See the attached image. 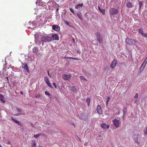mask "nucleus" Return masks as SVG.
Returning <instances> with one entry per match:
<instances>
[{
  "mask_svg": "<svg viewBox=\"0 0 147 147\" xmlns=\"http://www.w3.org/2000/svg\"><path fill=\"white\" fill-rule=\"evenodd\" d=\"M95 35L97 38L98 41L100 43H102L103 42V39L100 33L97 32L95 34Z\"/></svg>",
  "mask_w": 147,
  "mask_h": 147,
  "instance_id": "nucleus-2",
  "label": "nucleus"
},
{
  "mask_svg": "<svg viewBox=\"0 0 147 147\" xmlns=\"http://www.w3.org/2000/svg\"><path fill=\"white\" fill-rule=\"evenodd\" d=\"M147 127L146 129H145L144 130V135H146L147 134Z\"/></svg>",
  "mask_w": 147,
  "mask_h": 147,
  "instance_id": "nucleus-28",
  "label": "nucleus"
},
{
  "mask_svg": "<svg viewBox=\"0 0 147 147\" xmlns=\"http://www.w3.org/2000/svg\"><path fill=\"white\" fill-rule=\"evenodd\" d=\"M63 78L65 80H70L71 77V75H67L66 74H64L63 76Z\"/></svg>",
  "mask_w": 147,
  "mask_h": 147,
  "instance_id": "nucleus-10",
  "label": "nucleus"
},
{
  "mask_svg": "<svg viewBox=\"0 0 147 147\" xmlns=\"http://www.w3.org/2000/svg\"><path fill=\"white\" fill-rule=\"evenodd\" d=\"M7 144H11V143H10V142H7Z\"/></svg>",
  "mask_w": 147,
  "mask_h": 147,
  "instance_id": "nucleus-46",
  "label": "nucleus"
},
{
  "mask_svg": "<svg viewBox=\"0 0 147 147\" xmlns=\"http://www.w3.org/2000/svg\"><path fill=\"white\" fill-rule=\"evenodd\" d=\"M59 10V9L58 8L57 9V11L58 10Z\"/></svg>",
  "mask_w": 147,
  "mask_h": 147,
  "instance_id": "nucleus-51",
  "label": "nucleus"
},
{
  "mask_svg": "<svg viewBox=\"0 0 147 147\" xmlns=\"http://www.w3.org/2000/svg\"><path fill=\"white\" fill-rule=\"evenodd\" d=\"M147 63V58H146L144 60L143 63L141 65V67H143V68L145 67Z\"/></svg>",
  "mask_w": 147,
  "mask_h": 147,
  "instance_id": "nucleus-16",
  "label": "nucleus"
},
{
  "mask_svg": "<svg viewBox=\"0 0 147 147\" xmlns=\"http://www.w3.org/2000/svg\"><path fill=\"white\" fill-rule=\"evenodd\" d=\"M70 10L74 14V12L73 10V9L72 8H70Z\"/></svg>",
  "mask_w": 147,
  "mask_h": 147,
  "instance_id": "nucleus-34",
  "label": "nucleus"
},
{
  "mask_svg": "<svg viewBox=\"0 0 147 147\" xmlns=\"http://www.w3.org/2000/svg\"><path fill=\"white\" fill-rule=\"evenodd\" d=\"M118 12L117 9H116L114 8H112L110 9L109 10V14L110 17L111 18L112 16L114 14H116Z\"/></svg>",
  "mask_w": 147,
  "mask_h": 147,
  "instance_id": "nucleus-4",
  "label": "nucleus"
},
{
  "mask_svg": "<svg viewBox=\"0 0 147 147\" xmlns=\"http://www.w3.org/2000/svg\"><path fill=\"white\" fill-rule=\"evenodd\" d=\"M53 85H54V86L55 87V88H57V86H56V84L55 83H53Z\"/></svg>",
  "mask_w": 147,
  "mask_h": 147,
  "instance_id": "nucleus-38",
  "label": "nucleus"
},
{
  "mask_svg": "<svg viewBox=\"0 0 147 147\" xmlns=\"http://www.w3.org/2000/svg\"><path fill=\"white\" fill-rule=\"evenodd\" d=\"M110 100V98L109 97H108L107 98V100L106 101V105H108V103L109 102V101Z\"/></svg>",
  "mask_w": 147,
  "mask_h": 147,
  "instance_id": "nucleus-27",
  "label": "nucleus"
},
{
  "mask_svg": "<svg viewBox=\"0 0 147 147\" xmlns=\"http://www.w3.org/2000/svg\"><path fill=\"white\" fill-rule=\"evenodd\" d=\"M31 147H36V144L34 141L33 142V144Z\"/></svg>",
  "mask_w": 147,
  "mask_h": 147,
  "instance_id": "nucleus-29",
  "label": "nucleus"
},
{
  "mask_svg": "<svg viewBox=\"0 0 147 147\" xmlns=\"http://www.w3.org/2000/svg\"><path fill=\"white\" fill-rule=\"evenodd\" d=\"M137 99H136L134 101V103H136L137 102Z\"/></svg>",
  "mask_w": 147,
  "mask_h": 147,
  "instance_id": "nucleus-45",
  "label": "nucleus"
},
{
  "mask_svg": "<svg viewBox=\"0 0 147 147\" xmlns=\"http://www.w3.org/2000/svg\"><path fill=\"white\" fill-rule=\"evenodd\" d=\"M51 38L47 36H44L41 38V41L43 42H49L51 41Z\"/></svg>",
  "mask_w": 147,
  "mask_h": 147,
  "instance_id": "nucleus-3",
  "label": "nucleus"
},
{
  "mask_svg": "<svg viewBox=\"0 0 147 147\" xmlns=\"http://www.w3.org/2000/svg\"><path fill=\"white\" fill-rule=\"evenodd\" d=\"M0 147H3L1 144H0Z\"/></svg>",
  "mask_w": 147,
  "mask_h": 147,
  "instance_id": "nucleus-50",
  "label": "nucleus"
},
{
  "mask_svg": "<svg viewBox=\"0 0 147 147\" xmlns=\"http://www.w3.org/2000/svg\"><path fill=\"white\" fill-rule=\"evenodd\" d=\"M41 95L40 94H38L35 95V97L36 98H39L40 97Z\"/></svg>",
  "mask_w": 147,
  "mask_h": 147,
  "instance_id": "nucleus-33",
  "label": "nucleus"
},
{
  "mask_svg": "<svg viewBox=\"0 0 147 147\" xmlns=\"http://www.w3.org/2000/svg\"><path fill=\"white\" fill-rule=\"evenodd\" d=\"M22 67L24 70H26L27 72H29V68L26 63H22Z\"/></svg>",
  "mask_w": 147,
  "mask_h": 147,
  "instance_id": "nucleus-6",
  "label": "nucleus"
},
{
  "mask_svg": "<svg viewBox=\"0 0 147 147\" xmlns=\"http://www.w3.org/2000/svg\"><path fill=\"white\" fill-rule=\"evenodd\" d=\"M138 93H136L134 96V98H138Z\"/></svg>",
  "mask_w": 147,
  "mask_h": 147,
  "instance_id": "nucleus-36",
  "label": "nucleus"
},
{
  "mask_svg": "<svg viewBox=\"0 0 147 147\" xmlns=\"http://www.w3.org/2000/svg\"><path fill=\"white\" fill-rule=\"evenodd\" d=\"M80 78L81 79L83 80L86 81H87V80L83 76H80Z\"/></svg>",
  "mask_w": 147,
  "mask_h": 147,
  "instance_id": "nucleus-24",
  "label": "nucleus"
},
{
  "mask_svg": "<svg viewBox=\"0 0 147 147\" xmlns=\"http://www.w3.org/2000/svg\"><path fill=\"white\" fill-rule=\"evenodd\" d=\"M138 32L142 36L144 33L143 32V31L142 29H139L138 30Z\"/></svg>",
  "mask_w": 147,
  "mask_h": 147,
  "instance_id": "nucleus-23",
  "label": "nucleus"
},
{
  "mask_svg": "<svg viewBox=\"0 0 147 147\" xmlns=\"http://www.w3.org/2000/svg\"><path fill=\"white\" fill-rule=\"evenodd\" d=\"M20 93L21 94H22V95L23 94V93L22 91H20Z\"/></svg>",
  "mask_w": 147,
  "mask_h": 147,
  "instance_id": "nucleus-44",
  "label": "nucleus"
},
{
  "mask_svg": "<svg viewBox=\"0 0 147 147\" xmlns=\"http://www.w3.org/2000/svg\"><path fill=\"white\" fill-rule=\"evenodd\" d=\"M24 115V114L21 113H17V114H15L14 115L15 116H19L21 115Z\"/></svg>",
  "mask_w": 147,
  "mask_h": 147,
  "instance_id": "nucleus-31",
  "label": "nucleus"
},
{
  "mask_svg": "<svg viewBox=\"0 0 147 147\" xmlns=\"http://www.w3.org/2000/svg\"><path fill=\"white\" fill-rule=\"evenodd\" d=\"M51 38H52L53 40H58L59 37L57 34H54L52 35Z\"/></svg>",
  "mask_w": 147,
  "mask_h": 147,
  "instance_id": "nucleus-12",
  "label": "nucleus"
},
{
  "mask_svg": "<svg viewBox=\"0 0 147 147\" xmlns=\"http://www.w3.org/2000/svg\"><path fill=\"white\" fill-rule=\"evenodd\" d=\"M142 36L145 37L146 38H147V33H144L142 35Z\"/></svg>",
  "mask_w": 147,
  "mask_h": 147,
  "instance_id": "nucleus-35",
  "label": "nucleus"
},
{
  "mask_svg": "<svg viewBox=\"0 0 147 147\" xmlns=\"http://www.w3.org/2000/svg\"><path fill=\"white\" fill-rule=\"evenodd\" d=\"M127 6L129 8H131L132 7V5L131 3L129 2L127 3L126 4Z\"/></svg>",
  "mask_w": 147,
  "mask_h": 147,
  "instance_id": "nucleus-20",
  "label": "nucleus"
},
{
  "mask_svg": "<svg viewBox=\"0 0 147 147\" xmlns=\"http://www.w3.org/2000/svg\"><path fill=\"white\" fill-rule=\"evenodd\" d=\"M38 49L37 47H34L32 49L33 52L36 54L38 52Z\"/></svg>",
  "mask_w": 147,
  "mask_h": 147,
  "instance_id": "nucleus-19",
  "label": "nucleus"
},
{
  "mask_svg": "<svg viewBox=\"0 0 147 147\" xmlns=\"http://www.w3.org/2000/svg\"><path fill=\"white\" fill-rule=\"evenodd\" d=\"M101 127L105 129L106 128H107L109 129L110 127V126L109 125H107L106 123H102L101 125Z\"/></svg>",
  "mask_w": 147,
  "mask_h": 147,
  "instance_id": "nucleus-13",
  "label": "nucleus"
},
{
  "mask_svg": "<svg viewBox=\"0 0 147 147\" xmlns=\"http://www.w3.org/2000/svg\"><path fill=\"white\" fill-rule=\"evenodd\" d=\"M48 74V75L49 76V75H50V74L49 73V71H47Z\"/></svg>",
  "mask_w": 147,
  "mask_h": 147,
  "instance_id": "nucleus-47",
  "label": "nucleus"
},
{
  "mask_svg": "<svg viewBox=\"0 0 147 147\" xmlns=\"http://www.w3.org/2000/svg\"><path fill=\"white\" fill-rule=\"evenodd\" d=\"M0 100L2 101H4V97L1 94H0Z\"/></svg>",
  "mask_w": 147,
  "mask_h": 147,
  "instance_id": "nucleus-30",
  "label": "nucleus"
},
{
  "mask_svg": "<svg viewBox=\"0 0 147 147\" xmlns=\"http://www.w3.org/2000/svg\"><path fill=\"white\" fill-rule=\"evenodd\" d=\"M117 62L116 60L114 59L112 62L111 64L110 65V67L112 69L114 68L115 67L116 65L117 64Z\"/></svg>",
  "mask_w": 147,
  "mask_h": 147,
  "instance_id": "nucleus-9",
  "label": "nucleus"
},
{
  "mask_svg": "<svg viewBox=\"0 0 147 147\" xmlns=\"http://www.w3.org/2000/svg\"><path fill=\"white\" fill-rule=\"evenodd\" d=\"M6 79L7 80V82L9 83V81L8 77H7L6 78Z\"/></svg>",
  "mask_w": 147,
  "mask_h": 147,
  "instance_id": "nucleus-41",
  "label": "nucleus"
},
{
  "mask_svg": "<svg viewBox=\"0 0 147 147\" xmlns=\"http://www.w3.org/2000/svg\"><path fill=\"white\" fill-rule=\"evenodd\" d=\"M143 3L141 1H139V9H140L141 8L142 6V5Z\"/></svg>",
  "mask_w": 147,
  "mask_h": 147,
  "instance_id": "nucleus-25",
  "label": "nucleus"
},
{
  "mask_svg": "<svg viewBox=\"0 0 147 147\" xmlns=\"http://www.w3.org/2000/svg\"><path fill=\"white\" fill-rule=\"evenodd\" d=\"M17 111L18 112H21V111H22V110L21 109H18V108L17 109Z\"/></svg>",
  "mask_w": 147,
  "mask_h": 147,
  "instance_id": "nucleus-39",
  "label": "nucleus"
},
{
  "mask_svg": "<svg viewBox=\"0 0 147 147\" xmlns=\"http://www.w3.org/2000/svg\"><path fill=\"white\" fill-rule=\"evenodd\" d=\"M73 41H74V42H75V39L74 38H73Z\"/></svg>",
  "mask_w": 147,
  "mask_h": 147,
  "instance_id": "nucleus-49",
  "label": "nucleus"
},
{
  "mask_svg": "<svg viewBox=\"0 0 147 147\" xmlns=\"http://www.w3.org/2000/svg\"><path fill=\"white\" fill-rule=\"evenodd\" d=\"M45 93L46 95H50V94L47 91H45Z\"/></svg>",
  "mask_w": 147,
  "mask_h": 147,
  "instance_id": "nucleus-37",
  "label": "nucleus"
},
{
  "mask_svg": "<svg viewBox=\"0 0 147 147\" xmlns=\"http://www.w3.org/2000/svg\"><path fill=\"white\" fill-rule=\"evenodd\" d=\"M77 16L80 19V20H82V16L81 12H77Z\"/></svg>",
  "mask_w": 147,
  "mask_h": 147,
  "instance_id": "nucleus-17",
  "label": "nucleus"
},
{
  "mask_svg": "<svg viewBox=\"0 0 147 147\" xmlns=\"http://www.w3.org/2000/svg\"><path fill=\"white\" fill-rule=\"evenodd\" d=\"M138 42L136 40L131 39L127 38L125 39L126 45H128L131 46H136V43Z\"/></svg>",
  "mask_w": 147,
  "mask_h": 147,
  "instance_id": "nucleus-1",
  "label": "nucleus"
},
{
  "mask_svg": "<svg viewBox=\"0 0 147 147\" xmlns=\"http://www.w3.org/2000/svg\"><path fill=\"white\" fill-rule=\"evenodd\" d=\"M68 58H69L70 59H75L74 58H73V57H68Z\"/></svg>",
  "mask_w": 147,
  "mask_h": 147,
  "instance_id": "nucleus-42",
  "label": "nucleus"
},
{
  "mask_svg": "<svg viewBox=\"0 0 147 147\" xmlns=\"http://www.w3.org/2000/svg\"><path fill=\"white\" fill-rule=\"evenodd\" d=\"M134 140L135 142L137 143L138 144H139L140 143L138 141V138L137 136H136L134 138Z\"/></svg>",
  "mask_w": 147,
  "mask_h": 147,
  "instance_id": "nucleus-22",
  "label": "nucleus"
},
{
  "mask_svg": "<svg viewBox=\"0 0 147 147\" xmlns=\"http://www.w3.org/2000/svg\"><path fill=\"white\" fill-rule=\"evenodd\" d=\"M39 2V1H36V4H37Z\"/></svg>",
  "mask_w": 147,
  "mask_h": 147,
  "instance_id": "nucleus-48",
  "label": "nucleus"
},
{
  "mask_svg": "<svg viewBox=\"0 0 147 147\" xmlns=\"http://www.w3.org/2000/svg\"><path fill=\"white\" fill-rule=\"evenodd\" d=\"M69 89L70 90L74 92H77V90L75 87L73 86H71L69 88Z\"/></svg>",
  "mask_w": 147,
  "mask_h": 147,
  "instance_id": "nucleus-14",
  "label": "nucleus"
},
{
  "mask_svg": "<svg viewBox=\"0 0 147 147\" xmlns=\"http://www.w3.org/2000/svg\"><path fill=\"white\" fill-rule=\"evenodd\" d=\"M40 135H41L40 134H38L37 135H35L34 136V138H37L38 137H39Z\"/></svg>",
  "mask_w": 147,
  "mask_h": 147,
  "instance_id": "nucleus-32",
  "label": "nucleus"
},
{
  "mask_svg": "<svg viewBox=\"0 0 147 147\" xmlns=\"http://www.w3.org/2000/svg\"><path fill=\"white\" fill-rule=\"evenodd\" d=\"M11 119L14 122H15L16 123L18 124V125L21 126L22 124L21 122L19 121H18L17 120L13 118V117H11Z\"/></svg>",
  "mask_w": 147,
  "mask_h": 147,
  "instance_id": "nucleus-15",
  "label": "nucleus"
},
{
  "mask_svg": "<svg viewBox=\"0 0 147 147\" xmlns=\"http://www.w3.org/2000/svg\"><path fill=\"white\" fill-rule=\"evenodd\" d=\"M65 22L67 25H69V22L67 21H65Z\"/></svg>",
  "mask_w": 147,
  "mask_h": 147,
  "instance_id": "nucleus-40",
  "label": "nucleus"
},
{
  "mask_svg": "<svg viewBox=\"0 0 147 147\" xmlns=\"http://www.w3.org/2000/svg\"><path fill=\"white\" fill-rule=\"evenodd\" d=\"M90 99L89 98H87L86 100V101L88 103V105H90Z\"/></svg>",
  "mask_w": 147,
  "mask_h": 147,
  "instance_id": "nucleus-26",
  "label": "nucleus"
},
{
  "mask_svg": "<svg viewBox=\"0 0 147 147\" xmlns=\"http://www.w3.org/2000/svg\"><path fill=\"white\" fill-rule=\"evenodd\" d=\"M83 5V4L82 3L81 4H78L75 7L76 9H78L80 8H81Z\"/></svg>",
  "mask_w": 147,
  "mask_h": 147,
  "instance_id": "nucleus-21",
  "label": "nucleus"
},
{
  "mask_svg": "<svg viewBox=\"0 0 147 147\" xmlns=\"http://www.w3.org/2000/svg\"><path fill=\"white\" fill-rule=\"evenodd\" d=\"M98 9L99 11L102 13L103 15L105 14V9H101L99 6H98Z\"/></svg>",
  "mask_w": 147,
  "mask_h": 147,
  "instance_id": "nucleus-18",
  "label": "nucleus"
},
{
  "mask_svg": "<svg viewBox=\"0 0 147 147\" xmlns=\"http://www.w3.org/2000/svg\"><path fill=\"white\" fill-rule=\"evenodd\" d=\"M112 121L114 125L116 127H119V125L120 124L119 120L115 119L114 120H113Z\"/></svg>",
  "mask_w": 147,
  "mask_h": 147,
  "instance_id": "nucleus-5",
  "label": "nucleus"
},
{
  "mask_svg": "<svg viewBox=\"0 0 147 147\" xmlns=\"http://www.w3.org/2000/svg\"><path fill=\"white\" fill-rule=\"evenodd\" d=\"M51 78H52L53 77V76L51 74H50V75H49V76Z\"/></svg>",
  "mask_w": 147,
  "mask_h": 147,
  "instance_id": "nucleus-43",
  "label": "nucleus"
},
{
  "mask_svg": "<svg viewBox=\"0 0 147 147\" xmlns=\"http://www.w3.org/2000/svg\"><path fill=\"white\" fill-rule=\"evenodd\" d=\"M52 29L56 31L59 32L60 30V27L56 25H54L52 26Z\"/></svg>",
  "mask_w": 147,
  "mask_h": 147,
  "instance_id": "nucleus-7",
  "label": "nucleus"
},
{
  "mask_svg": "<svg viewBox=\"0 0 147 147\" xmlns=\"http://www.w3.org/2000/svg\"><path fill=\"white\" fill-rule=\"evenodd\" d=\"M44 80L45 82L47 84L48 86L52 88H53L52 86L50 83L49 78L47 77H45Z\"/></svg>",
  "mask_w": 147,
  "mask_h": 147,
  "instance_id": "nucleus-8",
  "label": "nucleus"
},
{
  "mask_svg": "<svg viewBox=\"0 0 147 147\" xmlns=\"http://www.w3.org/2000/svg\"><path fill=\"white\" fill-rule=\"evenodd\" d=\"M96 111L99 114H101L102 113V111L100 105H98L97 107Z\"/></svg>",
  "mask_w": 147,
  "mask_h": 147,
  "instance_id": "nucleus-11",
  "label": "nucleus"
}]
</instances>
